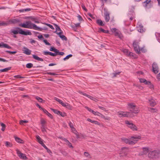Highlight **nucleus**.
Instances as JSON below:
<instances>
[{"mask_svg":"<svg viewBox=\"0 0 160 160\" xmlns=\"http://www.w3.org/2000/svg\"><path fill=\"white\" fill-rule=\"evenodd\" d=\"M46 121L43 119H42L41 121V123L42 125H45V124L46 123Z\"/></svg>","mask_w":160,"mask_h":160,"instance_id":"nucleus-50","label":"nucleus"},{"mask_svg":"<svg viewBox=\"0 0 160 160\" xmlns=\"http://www.w3.org/2000/svg\"><path fill=\"white\" fill-rule=\"evenodd\" d=\"M43 41L46 45L49 46L51 45L50 44L49 42H48L46 40L43 39Z\"/></svg>","mask_w":160,"mask_h":160,"instance_id":"nucleus-52","label":"nucleus"},{"mask_svg":"<svg viewBox=\"0 0 160 160\" xmlns=\"http://www.w3.org/2000/svg\"><path fill=\"white\" fill-rule=\"evenodd\" d=\"M67 145L70 148H73V147L71 143L68 141L67 142Z\"/></svg>","mask_w":160,"mask_h":160,"instance_id":"nucleus-42","label":"nucleus"},{"mask_svg":"<svg viewBox=\"0 0 160 160\" xmlns=\"http://www.w3.org/2000/svg\"><path fill=\"white\" fill-rule=\"evenodd\" d=\"M51 110L55 114H57L58 115H59V113H60V111H58L57 109L51 108Z\"/></svg>","mask_w":160,"mask_h":160,"instance_id":"nucleus-29","label":"nucleus"},{"mask_svg":"<svg viewBox=\"0 0 160 160\" xmlns=\"http://www.w3.org/2000/svg\"><path fill=\"white\" fill-rule=\"evenodd\" d=\"M16 151L17 154L20 159L23 160H26L28 159V158L26 157V155L21 152L18 149H17Z\"/></svg>","mask_w":160,"mask_h":160,"instance_id":"nucleus-9","label":"nucleus"},{"mask_svg":"<svg viewBox=\"0 0 160 160\" xmlns=\"http://www.w3.org/2000/svg\"><path fill=\"white\" fill-rule=\"evenodd\" d=\"M141 138V137L140 136L134 135L131 137L130 139L131 140L125 138H122V139L126 143H128L130 145H133L136 143L138 139Z\"/></svg>","mask_w":160,"mask_h":160,"instance_id":"nucleus-3","label":"nucleus"},{"mask_svg":"<svg viewBox=\"0 0 160 160\" xmlns=\"http://www.w3.org/2000/svg\"><path fill=\"white\" fill-rule=\"evenodd\" d=\"M72 54H69V55L67 56L65 58H64L63 59V60L64 61H65L67 60L69 58L72 57Z\"/></svg>","mask_w":160,"mask_h":160,"instance_id":"nucleus-35","label":"nucleus"},{"mask_svg":"<svg viewBox=\"0 0 160 160\" xmlns=\"http://www.w3.org/2000/svg\"><path fill=\"white\" fill-rule=\"evenodd\" d=\"M61 116L62 117H64L66 116H67V114L65 112H62L60 111V113H59V115Z\"/></svg>","mask_w":160,"mask_h":160,"instance_id":"nucleus-43","label":"nucleus"},{"mask_svg":"<svg viewBox=\"0 0 160 160\" xmlns=\"http://www.w3.org/2000/svg\"><path fill=\"white\" fill-rule=\"evenodd\" d=\"M143 153L144 154H147L148 152V148L147 147H144L142 148Z\"/></svg>","mask_w":160,"mask_h":160,"instance_id":"nucleus-21","label":"nucleus"},{"mask_svg":"<svg viewBox=\"0 0 160 160\" xmlns=\"http://www.w3.org/2000/svg\"><path fill=\"white\" fill-rule=\"evenodd\" d=\"M112 31L114 32L115 35L117 36L120 39H122L123 38L122 35L120 31H118L116 28H113L112 29Z\"/></svg>","mask_w":160,"mask_h":160,"instance_id":"nucleus-10","label":"nucleus"},{"mask_svg":"<svg viewBox=\"0 0 160 160\" xmlns=\"http://www.w3.org/2000/svg\"><path fill=\"white\" fill-rule=\"evenodd\" d=\"M118 114L120 117L132 118L134 116V115L132 113L129 112L120 111L118 112Z\"/></svg>","mask_w":160,"mask_h":160,"instance_id":"nucleus-5","label":"nucleus"},{"mask_svg":"<svg viewBox=\"0 0 160 160\" xmlns=\"http://www.w3.org/2000/svg\"><path fill=\"white\" fill-rule=\"evenodd\" d=\"M50 50L51 51L54 52H57L58 49L55 48L53 47H51L50 49Z\"/></svg>","mask_w":160,"mask_h":160,"instance_id":"nucleus-37","label":"nucleus"},{"mask_svg":"<svg viewBox=\"0 0 160 160\" xmlns=\"http://www.w3.org/2000/svg\"><path fill=\"white\" fill-rule=\"evenodd\" d=\"M104 31H105V30L102 29L101 28H99L98 29V32H103L104 33Z\"/></svg>","mask_w":160,"mask_h":160,"instance_id":"nucleus-51","label":"nucleus"},{"mask_svg":"<svg viewBox=\"0 0 160 160\" xmlns=\"http://www.w3.org/2000/svg\"><path fill=\"white\" fill-rule=\"evenodd\" d=\"M60 37L63 40H64L65 41L67 40V38L64 35H60Z\"/></svg>","mask_w":160,"mask_h":160,"instance_id":"nucleus-41","label":"nucleus"},{"mask_svg":"<svg viewBox=\"0 0 160 160\" xmlns=\"http://www.w3.org/2000/svg\"><path fill=\"white\" fill-rule=\"evenodd\" d=\"M63 105V107H66L69 110H71L72 109V107L68 103H64Z\"/></svg>","mask_w":160,"mask_h":160,"instance_id":"nucleus-19","label":"nucleus"},{"mask_svg":"<svg viewBox=\"0 0 160 160\" xmlns=\"http://www.w3.org/2000/svg\"><path fill=\"white\" fill-rule=\"evenodd\" d=\"M49 55L55 57L57 55V52H55V53H53L52 52H50V53H49Z\"/></svg>","mask_w":160,"mask_h":160,"instance_id":"nucleus-48","label":"nucleus"},{"mask_svg":"<svg viewBox=\"0 0 160 160\" xmlns=\"http://www.w3.org/2000/svg\"><path fill=\"white\" fill-rule=\"evenodd\" d=\"M59 138L60 139L62 140H64V141H65L66 142H67L68 140L66 138L62 137H59Z\"/></svg>","mask_w":160,"mask_h":160,"instance_id":"nucleus-47","label":"nucleus"},{"mask_svg":"<svg viewBox=\"0 0 160 160\" xmlns=\"http://www.w3.org/2000/svg\"><path fill=\"white\" fill-rule=\"evenodd\" d=\"M85 108H86L88 111H89L90 112L92 113L93 114L95 113V111L91 109L90 108L88 107L87 106L85 107Z\"/></svg>","mask_w":160,"mask_h":160,"instance_id":"nucleus-34","label":"nucleus"},{"mask_svg":"<svg viewBox=\"0 0 160 160\" xmlns=\"http://www.w3.org/2000/svg\"><path fill=\"white\" fill-rule=\"evenodd\" d=\"M87 121H88V122H89L92 123H94L95 122V121H94V120H93L90 118H88L87 119Z\"/></svg>","mask_w":160,"mask_h":160,"instance_id":"nucleus-55","label":"nucleus"},{"mask_svg":"<svg viewBox=\"0 0 160 160\" xmlns=\"http://www.w3.org/2000/svg\"><path fill=\"white\" fill-rule=\"evenodd\" d=\"M152 71L155 74L158 73L159 72L158 66L157 63L154 62L152 64Z\"/></svg>","mask_w":160,"mask_h":160,"instance_id":"nucleus-12","label":"nucleus"},{"mask_svg":"<svg viewBox=\"0 0 160 160\" xmlns=\"http://www.w3.org/2000/svg\"><path fill=\"white\" fill-rule=\"evenodd\" d=\"M160 153V151L159 150H154L150 152L148 154V157L154 159L158 158L159 154Z\"/></svg>","mask_w":160,"mask_h":160,"instance_id":"nucleus-6","label":"nucleus"},{"mask_svg":"<svg viewBox=\"0 0 160 160\" xmlns=\"http://www.w3.org/2000/svg\"><path fill=\"white\" fill-rule=\"evenodd\" d=\"M28 122L27 120H21L20 121V124L21 125L23 124L24 123H26Z\"/></svg>","mask_w":160,"mask_h":160,"instance_id":"nucleus-46","label":"nucleus"},{"mask_svg":"<svg viewBox=\"0 0 160 160\" xmlns=\"http://www.w3.org/2000/svg\"><path fill=\"white\" fill-rule=\"evenodd\" d=\"M128 149L126 147H123L122 148L121 151V153L123 154L124 156H126L127 155L128 152Z\"/></svg>","mask_w":160,"mask_h":160,"instance_id":"nucleus-15","label":"nucleus"},{"mask_svg":"<svg viewBox=\"0 0 160 160\" xmlns=\"http://www.w3.org/2000/svg\"><path fill=\"white\" fill-rule=\"evenodd\" d=\"M140 51L142 52H146V49L143 48H142L141 49H140Z\"/></svg>","mask_w":160,"mask_h":160,"instance_id":"nucleus-63","label":"nucleus"},{"mask_svg":"<svg viewBox=\"0 0 160 160\" xmlns=\"http://www.w3.org/2000/svg\"><path fill=\"white\" fill-rule=\"evenodd\" d=\"M14 77L15 78H24V77H21L19 75H15L14 76Z\"/></svg>","mask_w":160,"mask_h":160,"instance_id":"nucleus-56","label":"nucleus"},{"mask_svg":"<svg viewBox=\"0 0 160 160\" xmlns=\"http://www.w3.org/2000/svg\"><path fill=\"white\" fill-rule=\"evenodd\" d=\"M84 155L87 157H89L90 156L88 152H85Z\"/></svg>","mask_w":160,"mask_h":160,"instance_id":"nucleus-53","label":"nucleus"},{"mask_svg":"<svg viewBox=\"0 0 160 160\" xmlns=\"http://www.w3.org/2000/svg\"><path fill=\"white\" fill-rule=\"evenodd\" d=\"M46 72V74H48V75H58V74L55 73H52V72Z\"/></svg>","mask_w":160,"mask_h":160,"instance_id":"nucleus-44","label":"nucleus"},{"mask_svg":"<svg viewBox=\"0 0 160 160\" xmlns=\"http://www.w3.org/2000/svg\"><path fill=\"white\" fill-rule=\"evenodd\" d=\"M15 140L16 141L18 142L23 143V141L20 138L18 137H15Z\"/></svg>","mask_w":160,"mask_h":160,"instance_id":"nucleus-27","label":"nucleus"},{"mask_svg":"<svg viewBox=\"0 0 160 160\" xmlns=\"http://www.w3.org/2000/svg\"><path fill=\"white\" fill-rule=\"evenodd\" d=\"M125 123L127 124L128 127L130 128L133 130L137 131V127L136 125L132 123H130L129 121L127 120L125 121Z\"/></svg>","mask_w":160,"mask_h":160,"instance_id":"nucleus-8","label":"nucleus"},{"mask_svg":"<svg viewBox=\"0 0 160 160\" xmlns=\"http://www.w3.org/2000/svg\"><path fill=\"white\" fill-rule=\"evenodd\" d=\"M90 98V99L93 100V101H95V102H97L98 100L97 99L94 98L90 96V98Z\"/></svg>","mask_w":160,"mask_h":160,"instance_id":"nucleus-60","label":"nucleus"},{"mask_svg":"<svg viewBox=\"0 0 160 160\" xmlns=\"http://www.w3.org/2000/svg\"><path fill=\"white\" fill-rule=\"evenodd\" d=\"M5 52L10 54H14L16 53L17 52L16 51H11L8 50H7Z\"/></svg>","mask_w":160,"mask_h":160,"instance_id":"nucleus-39","label":"nucleus"},{"mask_svg":"<svg viewBox=\"0 0 160 160\" xmlns=\"http://www.w3.org/2000/svg\"><path fill=\"white\" fill-rule=\"evenodd\" d=\"M81 7L85 11L87 12L88 10L84 5H81Z\"/></svg>","mask_w":160,"mask_h":160,"instance_id":"nucleus-58","label":"nucleus"},{"mask_svg":"<svg viewBox=\"0 0 160 160\" xmlns=\"http://www.w3.org/2000/svg\"><path fill=\"white\" fill-rule=\"evenodd\" d=\"M20 20L18 19H13L9 20L8 21L9 23L16 24L20 22Z\"/></svg>","mask_w":160,"mask_h":160,"instance_id":"nucleus-13","label":"nucleus"},{"mask_svg":"<svg viewBox=\"0 0 160 160\" xmlns=\"http://www.w3.org/2000/svg\"><path fill=\"white\" fill-rule=\"evenodd\" d=\"M19 26L22 27L29 29H33L37 30H41L40 27L37 26L36 24L32 23L30 21H27L25 23H21Z\"/></svg>","mask_w":160,"mask_h":160,"instance_id":"nucleus-2","label":"nucleus"},{"mask_svg":"<svg viewBox=\"0 0 160 160\" xmlns=\"http://www.w3.org/2000/svg\"><path fill=\"white\" fill-rule=\"evenodd\" d=\"M60 152L64 156H66L68 154L65 151L61 150Z\"/></svg>","mask_w":160,"mask_h":160,"instance_id":"nucleus-49","label":"nucleus"},{"mask_svg":"<svg viewBox=\"0 0 160 160\" xmlns=\"http://www.w3.org/2000/svg\"><path fill=\"white\" fill-rule=\"evenodd\" d=\"M15 28L16 30L11 29L10 31L11 33H13L15 35L13 36L14 38H17L15 35L17 34L18 33L26 36L27 35H32V33L29 31H24L23 29L19 27H16Z\"/></svg>","mask_w":160,"mask_h":160,"instance_id":"nucleus-1","label":"nucleus"},{"mask_svg":"<svg viewBox=\"0 0 160 160\" xmlns=\"http://www.w3.org/2000/svg\"><path fill=\"white\" fill-rule=\"evenodd\" d=\"M55 26V28H56V30L55 32H56L57 31H61V30L60 28V27L57 24H53Z\"/></svg>","mask_w":160,"mask_h":160,"instance_id":"nucleus-28","label":"nucleus"},{"mask_svg":"<svg viewBox=\"0 0 160 160\" xmlns=\"http://www.w3.org/2000/svg\"><path fill=\"white\" fill-rule=\"evenodd\" d=\"M68 124L71 128H72L73 127V124L71 122H69Z\"/></svg>","mask_w":160,"mask_h":160,"instance_id":"nucleus-59","label":"nucleus"},{"mask_svg":"<svg viewBox=\"0 0 160 160\" xmlns=\"http://www.w3.org/2000/svg\"><path fill=\"white\" fill-rule=\"evenodd\" d=\"M5 143L6 146L7 147H11L12 146V144L8 142H6Z\"/></svg>","mask_w":160,"mask_h":160,"instance_id":"nucleus-31","label":"nucleus"},{"mask_svg":"<svg viewBox=\"0 0 160 160\" xmlns=\"http://www.w3.org/2000/svg\"><path fill=\"white\" fill-rule=\"evenodd\" d=\"M55 100L57 101L60 104L62 105V106H64L63 105L64 103L61 100L59 99V98H55Z\"/></svg>","mask_w":160,"mask_h":160,"instance_id":"nucleus-26","label":"nucleus"},{"mask_svg":"<svg viewBox=\"0 0 160 160\" xmlns=\"http://www.w3.org/2000/svg\"><path fill=\"white\" fill-rule=\"evenodd\" d=\"M2 47L9 49H11L12 48L11 47L9 46L8 44L3 43H2Z\"/></svg>","mask_w":160,"mask_h":160,"instance_id":"nucleus-30","label":"nucleus"},{"mask_svg":"<svg viewBox=\"0 0 160 160\" xmlns=\"http://www.w3.org/2000/svg\"><path fill=\"white\" fill-rule=\"evenodd\" d=\"M104 12L105 20L106 22H108L110 20V13L105 8L104 9Z\"/></svg>","mask_w":160,"mask_h":160,"instance_id":"nucleus-11","label":"nucleus"},{"mask_svg":"<svg viewBox=\"0 0 160 160\" xmlns=\"http://www.w3.org/2000/svg\"><path fill=\"white\" fill-rule=\"evenodd\" d=\"M128 16L129 17H130V19L131 21H132L133 20L134 18V13H128Z\"/></svg>","mask_w":160,"mask_h":160,"instance_id":"nucleus-32","label":"nucleus"},{"mask_svg":"<svg viewBox=\"0 0 160 160\" xmlns=\"http://www.w3.org/2000/svg\"><path fill=\"white\" fill-rule=\"evenodd\" d=\"M33 67V64L31 63H28L26 65V67L29 68H31Z\"/></svg>","mask_w":160,"mask_h":160,"instance_id":"nucleus-38","label":"nucleus"},{"mask_svg":"<svg viewBox=\"0 0 160 160\" xmlns=\"http://www.w3.org/2000/svg\"><path fill=\"white\" fill-rule=\"evenodd\" d=\"M11 68V67H9L3 69H0V72H6L10 70Z\"/></svg>","mask_w":160,"mask_h":160,"instance_id":"nucleus-25","label":"nucleus"},{"mask_svg":"<svg viewBox=\"0 0 160 160\" xmlns=\"http://www.w3.org/2000/svg\"><path fill=\"white\" fill-rule=\"evenodd\" d=\"M43 24H44L46 25L47 26L49 27L51 29H54V27H53V26L50 24L46 23H44Z\"/></svg>","mask_w":160,"mask_h":160,"instance_id":"nucleus-40","label":"nucleus"},{"mask_svg":"<svg viewBox=\"0 0 160 160\" xmlns=\"http://www.w3.org/2000/svg\"><path fill=\"white\" fill-rule=\"evenodd\" d=\"M139 29H138V31L140 32H144V29L143 26L142 25L140 24L139 25Z\"/></svg>","mask_w":160,"mask_h":160,"instance_id":"nucleus-22","label":"nucleus"},{"mask_svg":"<svg viewBox=\"0 0 160 160\" xmlns=\"http://www.w3.org/2000/svg\"><path fill=\"white\" fill-rule=\"evenodd\" d=\"M9 22L7 21L5 22L3 21L1 22H0V26H7L9 25Z\"/></svg>","mask_w":160,"mask_h":160,"instance_id":"nucleus-23","label":"nucleus"},{"mask_svg":"<svg viewBox=\"0 0 160 160\" xmlns=\"http://www.w3.org/2000/svg\"><path fill=\"white\" fill-rule=\"evenodd\" d=\"M139 42L137 40H135L133 43V46L135 51L138 54L140 53V48L139 46Z\"/></svg>","mask_w":160,"mask_h":160,"instance_id":"nucleus-7","label":"nucleus"},{"mask_svg":"<svg viewBox=\"0 0 160 160\" xmlns=\"http://www.w3.org/2000/svg\"><path fill=\"white\" fill-rule=\"evenodd\" d=\"M78 20L79 21H83V19L82 18L80 15H78Z\"/></svg>","mask_w":160,"mask_h":160,"instance_id":"nucleus-57","label":"nucleus"},{"mask_svg":"<svg viewBox=\"0 0 160 160\" xmlns=\"http://www.w3.org/2000/svg\"><path fill=\"white\" fill-rule=\"evenodd\" d=\"M139 81L141 83H144L146 84L149 85L150 84L151 82L149 81H147L144 78H139Z\"/></svg>","mask_w":160,"mask_h":160,"instance_id":"nucleus-17","label":"nucleus"},{"mask_svg":"<svg viewBox=\"0 0 160 160\" xmlns=\"http://www.w3.org/2000/svg\"><path fill=\"white\" fill-rule=\"evenodd\" d=\"M128 108L130 112H131L133 114L138 113L139 111L138 107L133 103H128Z\"/></svg>","mask_w":160,"mask_h":160,"instance_id":"nucleus-4","label":"nucleus"},{"mask_svg":"<svg viewBox=\"0 0 160 160\" xmlns=\"http://www.w3.org/2000/svg\"><path fill=\"white\" fill-rule=\"evenodd\" d=\"M41 110H42L43 112L46 114L48 112L46 110L43 108H42Z\"/></svg>","mask_w":160,"mask_h":160,"instance_id":"nucleus-61","label":"nucleus"},{"mask_svg":"<svg viewBox=\"0 0 160 160\" xmlns=\"http://www.w3.org/2000/svg\"><path fill=\"white\" fill-rule=\"evenodd\" d=\"M49 53H50V52L46 51L43 52V54L45 55H49Z\"/></svg>","mask_w":160,"mask_h":160,"instance_id":"nucleus-62","label":"nucleus"},{"mask_svg":"<svg viewBox=\"0 0 160 160\" xmlns=\"http://www.w3.org/2000/svg\"><path fill=\"white\" fill-rule=\"evenodd\" d=\"M23 52L27 55L31 54L32 51L26 47H24L23 50Z\"/></svg>","mask_w":160,"mask_h":160,"instance_id":"nucleus-14","label":"nucleus"},{"mask_svg":"<svg viewBox=\"0 0 160 160\" xmlns=\"http://www.w3.org/2000/svg\"><path fill=\"white\" fill-rule=\"evenodd\" d=\"M148 103H149L150 106L152 107H154L156 105V102L153 99L149 100Z\"/></svg>","mask_w":160,"mask_h":160,"instance_id":"nucleus-18","label":"nucleus"},{"mask_svg":"<svg viewBox=\"0 0 160 160\" xmlns=\"http://www.w3.org/2000/svg\"><path fill=\"white\" fill-rule=\"evenodd\" d=\"M151 2V1L150 0H146L143 2L145 4L144 6L145 7H147L148 4Z\"/></svg>","mask_w":160,"mask_h":160,"instance_id":"nucleus-33","label":"nucleus"},{"mask_svg":"<svg viewBox=\"0 0 160 160\" xmlns=\"http://www.w3.org/2000/svg\"><path fill=\"white\" fill-rule=\"evenodd\" d=\"M135 9V7L133 6H131L129 8V13L132 14L134 13V11Z\"/></svg>","mask_w":160,"mask_h":160,"instance_id":"nucleus-24","label":"nucleus"},{"mask_svg":"<svg viewBox=\"0 0 160 160\" xmlns=\"http://www.w3.org/2000/svg\"><path fill=\"white\" fill-rule=\"evenodd\" d=\"M32 57L33 58L38 61H40L41 62H42L43 61V59L39 57L38 56L36 55H33Z\"/></svg>","mask_w":160,"mask_h":160,"instance_id":"nucleus-20","label":"nucleus"},{"mask_svg":"<svg viewBox=\"0 0 160 160\" xmlns=\"http://www.w3.org/2000/svg\"><path fill=\"white\" fill-rule=\"evenodd\" d=\"M57 53V55H60L61 56H63L64 54V53L63 52H60L59 50H58L57 52H56Z\"/></svg>","mask_w":160,"mask_h":160,"instance_id":"nucleus-45","label":"nucleus"},{"mask_svg":"<svg viewBox=\"0 0 160 160\" xmlns=\"http://www.w3.org/2000/svg\"><path fill=\"white\" fill-rule=\"evenodd\" d=\"M35 98L38 100L39 102H42L43 101V100L42 98L38 96H36Z\"/></svg>","mask_w":160,"mask_h":160,"instance_id":"nucleus-36","label":"nucleus"},{"mask_svg":"<svg viewBox=\"0 0 160 160\" xmlns=\"http://www.w3.org/2000/svg\"><path fill=\"white\" fill-rule=\"evenodd\" d=\"M94 113L93 114L94 115L99 116V117H100V115L101 114V113H100V112H95V113Z\"/></svg>","mask_w":160,"mask_h":160,"instance_id":"nucleus-54","label":"nucleus"},{"mask_svg":"<svg viewBox=\"0 0 160 160\" xmlns=\"http://www.w3.org/2000/svg\"><path fill=\"white\" fill-rule=\"evenodd\" d=\"M47 115L49 117H50L51 118H53V116H52V115L50 113H49L48 112L47 114Z\"/></svg>","mask_w":160,"mask_h":160,"instance_id":"nucleus-64","label":"nucleus"},{"mask_svg":"<svg viewBox=\"0 0 160 160\" xmlns=\"http://www.w3.org/2000/svg\"><path fill=\"white\" fill-rule=\"evenodd\" d=\"M96 23L100 26H103L105 24V22H103L101 19H98L96 20Z\"/></svg>","mask_w":160,"mask_h":160,"instance_id":"nucleus-16","label":"nucleus"}]
</instances>
